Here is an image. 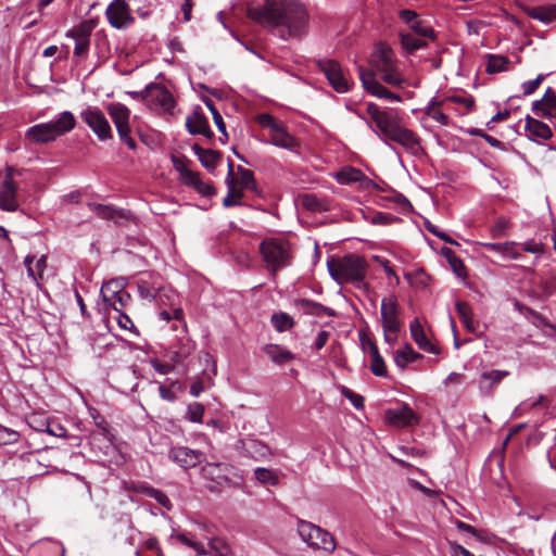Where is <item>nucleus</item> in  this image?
<instances>
[{
  "label": "nucleus",
  "mask_w": 556,
  "mask_h": 556,
  "mask_svg": "<svg viewBox=\"0 0 556 556\" xmlns=\"http://www.w3.org/2000/svg\"><path fill=\"white\" fill-rule=\"evenodd\" d=\"M247 14L283 40L302 37L309 21L305 5L299 0H264L263 4L248 5Z\"/></svg>",
  "instance_id": "nucleus-1"
},
{
  "label": "nucleus",
  "mask_w": 556,
  "mask_h": 556,
  "mask_svg": "<svg viewBox=\"0 0 556 556\" xmlns=\"http://www.w3.org/2000/svg\"><path fill=\"white\" fill-rule=\"evenodd\" d=\"M366 111L369 117L364 118L366 125L393 151H395V148L391 142L402 146L412 154L419 152L418 138L412 130L401 125L394 111L381 110L375 103H368Z\"/></svg>",
  "instance_id": "nucleus-2"
},
{
  "label": "nucleus",
  "mask_w": 556,
  "mask_h": 556,
  "mask_svg": "<svg viewBox=\"0 0 556 556\" xmlns=\"http://www.w3.org/2000/svg\"><path fill=\"white\" fill-rule=\"evenodd\" d=\"M328 271L339 285L351 283L353 287L369 293L371 288L365 282L367 263L357 254H346L342 257L330 258L327 262Z\"/></svg>",
  "instance_id": "nucleus-3"
},
{
  "label": "nucleus",
  "mask_w": 556,
  "mask_h": 556,
  "mask_svg": "<svg viewBox=\"0 0 556 556\" xmlns=\"http://www.w3.org/2000/svg\"><path fill=\"white\" fill-rule=\"evenodd\" d=\"M76 126V118L70 111L59 113L53 119L47 123H39L29 127L24 135V142L27 146H39L55 141Z\"/></svg>",
  "instance_id": "nucleus-4"
},
{
  "label": "nucleus",
  "mask_w": 556,
  "mask_h": 556,
  "mask_svg": "<svg viewBox=\"0 0 556 556\" xmlns=\"http://www.w3.org/2000/svg\"><path fill=\"white\" fill-rule=\"evenodd\" d=\"M369 64L370 71L378 74L386 84L392 87L403 86L405 80L400 73L395 53L388 45L379 42L375 46Z\"/></svg>",
  "instance_id": "nucleus-5"
},
{
  "label": "nucleus",
  "mask_w": 556,
  "mask_h": 556,
  "mask_svg": "<svg viewBox=\"0 0 556 556\" xmlns=\"http://www.w3.org/2000/svg\"><path fill=\"white\" fill-rule=\"evenodd\" d=\"M381 326L386 343L393 346L402 328L401 308L395 295L384 296L380 306Z\"/></svg>",
  "instance_id": "nucleus-6"
},
{
  "label": "nucleus",
  "mask_w": 556,
  "mask_h": 556,
  "mask_svg": "<svg viewBox=\"0 0 556 556\" xmlns=\"http://www.w3.org/2000/svg\"><path fill=\"white\" fill-rule=\"evenodd\" d=\"M260 252L271 273L291 263L290 245L285 240L276 238L265 239L260 244Z\"/></svg>",
  "instance_id": "nucleus-7"
},
{
  "label": "nucleus",
  "mask_w": 556,
  "mask_h": 556,
  "mask_svg": "<svg viewBox=\"0 0 556 556\" xmlns=\"http://www.w3.org/2000/svg\"><path fill=\"white\" fill-rule=\"evenodd\" d=\"M298 533L305 543L315 549H324L327 553H332L336 549L333 536L327 530L312 522L300 520Z\"/></svg>",
  "instance_id": "nucleus-8"
},
{
  "label": "nucleus",
  "mask_w": 556,
  "mask_h": 556,
  "mask_svg": "<svg viewBox=\"0 0 556 556\" xmlns=\"http://www.w3.org/2000/svg\"><path fill=\"white\" fill-rule=\"evenodd\" d=\"M106 111L116 127L121 141L125 142L130 150H135L137 143L130 136V110L119 102H114L106 105Z\"/></svg>",
  "instance_id": "nucleus-9"
},
{
  "label": "nucleus",
  "mask_w": 556,
  "mask_h": 556,
  "mask_svg": "<svg viewBox=\"0 0 556 556\" xmlns=\"http://www.w3.org/2000/svg\"><path fill=\"white\" fill-rule=\"evenodd\" d=\"M80 118L88 125L94 132L99 140L105 141L112 139V129L104 113L93 105H88L80 114Z\"/></svg>",
  "instance_id": "nucleus-10"
},
{
  "label": "nucleus",
  "mask_w": 556,
  "mask_h": 556,
  "mask_svg": "<svg viewBox=\"0 0 556 556\" xmlns=\"http://www.w3.org/2000/svg\"><path fill=\"white\" fill-rule=\"evenodd\" d=\"M319 70L324 73L330 86L339 93H345L351 89V80L341 65L333 60L318 62Z\"/></svg>",
  "instance_id": "nucleus-11"
},
{
  "label": "nucleus",
  "mask_w": 556,
  "mask_h": 556,
  "mask_svg": "<svg viewBox=\"0 0 556 556\" xmlns=\"http://www.w3.org/2000/svg\"><path fill=\"white\" fill-rule=\"evenodd\" d=\"M20 207L17 201V184L13 179V170L0 173V210L16 212Z\"/></svg>",
  "instance_id": "nucleus-12"
},
{
  "label": "nucleus",
  "mask_w": 556,
  "mask_h": 556,
  "mask_svg": "<svg viewBox=\"0 0 556 556\" xmlns=\"http://www.w3.org/2000/svg\"><path fill=\"white\" fill-rule=\"evenodd\" d=\"M144 99L148 104L163 113H173L175 100L173 94L163 86L149 85L144 91Z\"/></svg>",
  "instance_id": "nucleus-13"
},
{
  "label": "nucleus",
  "mask_w": 556,
  "mask_h": 556,
  "mask_svg": "<svg viewBox=\"0 0 556 556\" xmlns=\"http://www.w3.org/2000/svg\"><path fill=\"white\" fill-rule=\"evenodd\" d=\"M97 427L100 429L98 433L91 435L90 444L92 450H99V452L108 457L109 460H113L115 457H119L116 447L113 444L109 425L104 418H101V422H97Z\"/></svg>",
  "instance_id": "nucleus-14"
},
{
  "label": "nucleus",
  "mask_w": 556,
  "mask_h": 556,
  "mask_svg": "<svg viewBox=\"0 0 556 556\" xmlns=\"http://www.w3.org/2000/svg\"><path fill=\"white\" fill-rule=\"evenodd\" d=\"M358 74L364 89L374 97L386 99L391 102H400L402 100L401 96L388 90L384 86H382L377 80L375 74L371 71H367L366 68L359 66Z\"/></svg>",
  "instance_id": "nucleus-15"
},
{
  "label": "nucleus",
  "mask_w": 556,
  "mask_h": 556,
  "mask_svg": "<svg viewBox=\"0 0 556 556\" xmlns=\"http://www.w3.org/2000/svg\"><path fill=\"white\" fill-rule=\"evenodd\" d=\"M105 15L110 25L116 29H125L134 22L125 0H113L108 5Z\"/></svg>",
  "instance_id": "nucleus-16"
},
{
  "label": "nucleus",
  "mask_w": 556,
  "mask_h": 556,
  "mask_svg": "<svg viewBox=\"0 0 556 556\" xmlns=\"http://www.w3.org/2000/svg\"><path fill=\"white\" fill-rule=\"evenodd\" d=\"M336 180L340 185L355 186L358 189L367 190L374 186V181L369 179L361 169L344 166L334 175Z\"/></svg>",
  "instance_id": "nucleus-17"
},
{
  "label": "nucleus",
  "mask_w": 556,
  "mask_h": 556,
  "mask_svg": "<svg viewBox=\"0 0 556 556\" xmlns=\"http://www.w3.org/2000/svg\"><path fill=\"white\" fill-rule=\"evenodd\" d=\"M168 457L180 467L188 469L201 463L203 453L187 446H176L169 450Z\"/></svg>",
  "instance_id": "nucleus-18"
},
{
  "label": "nucleus",
  "mask_w": 556,
  "mask_h": 556,
  "mask_svg": "<svg viewBox=\"0 0 556 556\" xmlns=\"http://www.w3.org/2000/svg\"><path fill=\"white\" fill-rule=\"evenodd\" d=\"M525 131L531 141L538 143H543L553 136L552 129L547 124L529 115L526 117Z\"/></svg>",
  "instance_id": "nucleus-19"
},
{
  "label": "nucleus",
  "mask_w": 556,
  "mask_h": 556,
  "mask_svg": "<svg viewBox=\"0 0 556 556\" xmlns=\"http://www.w3.org/2000/svg\"><path fill=\"white\" fill-rule=\"evenodd\" d=\"M532 111L535 115L546 117L551 121L556 118V93L552 88L545 91L541 100L533 102Z\"/></svg>",
  "instance_id": "nucleus-20"
},
{
  "label": "nucleus",
  "mask_w": 556,
  "mask_h": 556,
  "mask_svg": "<svg viewBox=\"0 0 556 556\" xmlns=\"http://www.w3.org/2000/svg\"><path fill=\"white\" fill-rule=\"evenodd\" d=\"M269 137L270 138L268 142L276 147L289 150L291 152H295L299 148L296 139L287 131L282 123H280L274 130L269 132Z\"/></svg>",
  "instance_id": "nucleus-21"
},
{
  "label": "nucleus",
  "mask_w": 556,
  "mask_h": 556,
  "mask_svg": "<svg viewBox=\"0 0 556 556\" xmlns=\"http://www.w3.org/2000/svg\"><path fill=\"white\" fill-rule=\"evenodd\" d=\"M387 418L390 424L399 427H407L417 422V416L408 405L396 409H389Z\"/></svg>",
  "instance_id": "nucleus-22"
},
{
  "label": "nucleus",
  "mask_w": 556,
  "mask_h": 556,
  "mask_svg": "<svg viewBox=\"0 0 556 556\" xmlns=\"http://www.w3.org/2000/svg\"><path fill=\"white\" fill-rule=\"evenodd\" d=\"M186 127L191 135H202L205 137L213 135L207 118L198 110L193 111V113L186 118Z\"/></svg>",
  "instance_id": "nucleus-23"
},
{
  "label": "nucleus",
  "mask_w": 556,
  "mask_h": 556,
  "mask_svg": "<svg viewBox=\"0 0 556 556\" xmlns=\"http://www.w3.org/2000/svg\"><path fill=\"white\" fill-rule=\"evenodd\" d=\"M409 331L413 340L416 342L419 349L432 354L439 353L438 348L434 344H432L428 337L426 336V332L418 318H414L410 321Z\"/></svg>",
  "instance_id": "nucleus-24"
},
{
  "label": "nucleus",
  "mask_w": 556,
  "mask_h": 556,
  "mask_svg": "<svg viewBox=\"0 0 556 556\" xmlns=\"http://www.w3.org/2000/svg\"><path fill=\"white\" fill-rule=\"evenodd\" d=\"M110 300H101L98 302V309L100 313L108 314L111 309L115 312L123 311L130 302V294L128 292H119Z\"/></svg>",
  "instance_id": "nucleus-25"
},
{
  "label": "nucleus",
  "mask_w": 556,
  "mask_h": 556,
  "mask_svg": "<svg viewBox=\"0 0 556 556\" xmlns=\"http://www.w3.org/2000/svg\"><path fill=\"white\" fill-rule=\"evenodd\" d=\"M509 375L507 370H486L483 371L479 379V388L482 393L488 394L505 377Z\"/></svg>",
  "instance_id": "nucleus-26"
},
{
  "label": "nucleus",
  "mask_w": 556,
  "mask_h": 556,
  "mask_svg": "<svg viewBox=\"0 0 556 556\" xmlns=\"http://www.w3.org/2000/svg\"><path fill=\"white\" fill-rule=\"evenodd\" d=\"M263 351L277 365H285L295 358V355L290 350L279 344H267Z\"/></svg>",
  "instance_id": "nucleus-27"
},
{
  "label": "nucleus",
  "mask_w": 556,
  "mask_h": 556,
  "mask_svg": "<svg viewBox=\"0 0 556 556\" xmlns=\"http://www.w3.org/2000/svg\"><path fill=\"white\" fill-rule=\"evenodd\" d=\"M515 309L521 313L534 327L539 329L548 328L552 332H556L555 326L552 325L543 315L532 308L516 302Z\"/></svg>",
  "instance_id": "nucleus-28"
},
{
  "label": "nucleus",
  "mask_w": 556,
  "mask_h": 556,
  "mask_svg": "<svg viewBox=\"0 0 556 556\" xmlns=\"http://www.w3.org/2000/svg\"><path fill=\"white\" fill-rule=\"evenodd\" d=\"M90 208L93 213H96L99 217L103 219H112V220H119V219H128L129 212L125 210H118L113 205L109 204H98L93 203L90 204Z\"/></svg>",
  "instance_id": "nucleus-29"
},
{
  "label": "nucleus",
  "mask_w": 556,
  "mask_h": 556,
  "mask_svg": "<svg viewBox=\"0 0 556 556\" xmlns=\"http://www.w3.org/2000/svg\"><path fill=\"white\" fill-rule=\"evenodd\" d=\"M177 542H179L188 547H191L199 555L206 554L204 545L201 542L194 540V536L192 534L187 533V532H178L174 529L172 534L168 538V543L174 545Z\"/></svg>",
  "instance_id": "nucleus-30"
},
{
  "label": "nucleus",
  "mask_w": 556,
  "mask_h": 556,
  "mask_svg": "<svg viewBox=\"0 0 556 556\" xmlns=\"http://www.w3.org/2000/svg\"><path fill=\"white\" fill-rule=\"evenodd\" d=\"M296 307L304 314L314 315L317 317L321 316H333L334 312L332 308L324 306L313 300L302 299L296 302Z\"/></svg>",
  "instance_id": "nucleus-31"
},
{
  "label": "nucleus",
  "mask_w": 556,
  "mask_h": 556,
  "mask_svg": "<svg viewBox=\"0 0 556 556\" xmlns=\"http://www.w3.org/2000/svg\"><path fill=\"white\" fill-rule=\"evenodd\" d=\"M24 263L27 267L28 277L38 282V280L42 278L43 271L47 267L46 255H41L38 258L27 255Z\"/></svg>",
  "instance_id": "nucleus-32"
},
{
  "label": "nucleus",
  "mask_w": 556,
  "mask_h": 556,
  "mask_svg": "<svg viewBox=\"0 0 556 556\" xmlns=\"http://www.w3.org/2000/svg\"><path fill=\"white\" fill-rule=\"evenodd\" d=\"M192 151L198 156L201 164L210 172L214 170L216 167L217 162L220 159L219 153L210 150V149H203L199 144L192 146Z\"/></svg>",
  "instance_id": "nucleus-33"
},
{
  "label": "nucleus",
  "mask_w": 556,
  "mask_h": 556,
  "mask_svg": "<svg viewBox=\"0 0 556 556\" xmlns=\"http://www.w3.org/2000/svg\"><path fill=\"white\" fill-rule=\"evenodd\" d=\"M422 358V355L416 352L410 344H405L403 349L394 352V362L401 369L406 368L409 363H414Z\"/></svg>",
  "instance_id": "nucleus-34"
},
{
  "label": "nucleus",
  "mask_w": 556,
  "mask_h": 556,
  "mask_svg": "<svg viewBox=\"0 0 556 556\" xmlns=\"http://www.w3.org/2000/svg\"><path fill=\"white\" fill-rule=\"evenodd\" d=\"M187 175V180L184 182L186 186L193 188L198 193H200L203 197H212L214 194L213 186L207 181H203L200 178L199 173L194 172L193 174Z\"/></svg>",
  "instance_id": "nucleus-35"
},
{
  "label": "nucleus",
  "mask_w": 556,
  "mask_h": 556,
  "mask_svg": "<svg viewBox=\"0 0 556 556\" xmlns=\"http://www.w3.org/2000/svg\"><path fill=\"white\" fill-rule=\"evenodd\" d=\"M161 286L154 282H150L144 277L138 279V292L141 299L152 302L156 299L160 292Z\"/></svg>",
  "instance_id": "nucleus-36"
},
{
  "label": "nucleus",
  "mask_w": 556,
  "mask_h": 556,
  "mask_svg": "<svg viewBox=\"0 0 556 556\" xmlns=\"http://www.w3.org/2000/svg\"><path fill=\"white\" fill-rule=\"evenodd\" d=\"M119 292H127L125 290L124 279H112L110 281L103 282L100 289V299L101 300H110L114 298Z\"/></svg>",
  "instance_id": "nucleus-37"
},
{
  "label": "nucleus",
  "mask_w": 556,
  "mask_h": 556,
  "mask_svg": "<svg viewBox=\"0 0 556 556\" xmlns=\"http://www.w3.org/2000/svg\"><path fill=\"white\" fill-rule=\"evenodd\" d=\"M166 381L168 383L156 382L159 386V394L164 401L175 402L177 399V393L181 390V384L177 380Z\"/></svg>",
  "instance_id": "nucleus-38"
},
{
  "label": "nucleus",
  "mask_w": 556,
  "mask_h": 556,
  "mask_svg": "<svg viewBox=\"0 0 556 556\" xmlns=\"http://www.w3.org/2000/svg\"><path fill=\"white\" fill-rule=\"evenodd\" d=\"M370 356V370L375 376L384 377L387 375V366L381 357L378 346L371 345V354Z\"/></svg>",
  "instance_id": "nucleus-39"
},
{
  "label": "nucleus",
  "mask_w": 556,
  "mask_h": 556,
  "mask_svg": "<svg viewBox=\"0 0 556 556\" xmlns=\"http://www.w3.org/2000/svg\"><path fill=\"white\" fill-rule=\"evenodd\" d=\"M94 27L96 23L93 20L84 21L78 26L67 31L66 36L71 38H84V40H90V34Z\"/></svg>",
  "instance_id": "nucleus-40"
},
{
  "label": "nucleus",
  "mask_w": 556,
  "mask_h": 556,
  "mask_svg": "<svg viewBox=\"0 0 556 556\" xmlns=\"http://www.w3.org/2000/svg\"><path fill=\"white\" fill-rule=\"evenodd\" d=\"M301 205L311 212L318 213L328 210L326 202L317 198L315 194H304L301 197Z\"/></svg>",
  "instance_id": "nucleus-41"
},
{
  "label": "nucleus",
  "mask_w": 556,
  "mask_h": 556,
  "mask_svg": "<svg viewBox=\"0 0 556 556\" xmlns=\"http://www.w3.org/2000/svg\"><path fill=\"white\" fill-rule=\"evenodd\" d=\"M270 321H271L273 327L278 332H285V331L291 329L294 325L292 317L283 312L273 314Z\"/></svg>",
  "instance_id": "nucleus-42"
},
{
  "label": "nucleus",
  "mask_w": 556,
  "mask_h": 556,
  "mask_svg": "<svg viewBox=\"0 0 556 556\" xmlns=\"http://www.w3.org/2000/svg\"><path fill=\"white\" fill-rule=\"evenodd\" d=\"M401 43L402 47L409 52H414L426 46V41L413 33H401Z\"/></svg>",
  "instance_id": "nucleus-43"
},
{
  "label": "nucleus",
  "mask_w": 556,
  "mask_h": 556,
  "mask_svg": "<svg viewBox=\"0 0 556 556\" xmlns=\"http://www.w3.org/2000/svg\"><path fill=\"white\" fill-rule=\"evenodd\" d=\"M509 60L506 56L490 54L488 56L486 72L490 74L501 73L507 70Z\"/></svg>",
  "instance_id": "nucleus-44"
},
{
  "label": "nucleus",
  "mask_w": 556,
  "mask_h": 556,
  "mask_svg": "<svg viewBox=\"0 0 556 556\" xmlns=\"http://www.w3.org/2000/svg\"><path fill=\"white\" fill-rule=\"evenodd\" d=\"M442 252L446 256L452 270L458 277H465L466 276V267L464 265V262L459 257H457L454 254V252L451 249H448V248H444L442 250Z\"/></svg>",
  "instance_id": "nucleus-45"
},
{
  "label": "nucleus",
  "mask_w": 556,
  "mask_h": 556,
  "mask_svg": "<svg viewBox=\"0 0 556 556\" xmlns=\"http://www.w3.org/2000/svg\"><path fill=\"white\" fill-rule=\"evenodd\" d=\"M205 408L203 404L193 402L188 404L185 418L190 422L201 424L203 421Z\"/></svg>",
  "instance_id": "nucleus-46"
},
{
  "label": "nucleus",
  "mask_w": 556,
  "mask_h": 556,
  "mask_svg": "<svg viewBox=\"0 0 556 556\" xmlns=\"http://www.w3.org/2000/svg\"><path fill=\"white\" fill-rule=\"evenodd\" d=\"M238 172H239V179L237 181V184L242 188V189H248V190H255L256 189V182H255V179H254V174L252 170L250 169H247L242 166H238Z\"/></svg>",
  "instance_id": "nucleus-47"
},
{
  "label": "nucleus",
  "mask_w": 556,
  "mask_h": 556,
  "mask_svg": "<svg viewBox=\"0 0 556 556\" xmlns=\"http://www.w3.org/2000/svg\"><path fill=\"white\" fill-rule=\"evenodd\" d=\"M255 479L267 485H276L278 483V476L270 469L258 467L254 470Z\"/></svg>",
  "instance_id": "nucleus-48"
},
{
  "label": "nucleus",
  "mask_w": 556,
  "mask_h": 556,
  "mask_svg": "<svg viewBox=\"0 0 556 556\" xmlns=\"http://www.w3.org/2000/svg\"><path fill=\"white\" fill-rule=\"evenodd\" d=\"M227 185L228 192L227 194H231L232 197H236L237 200L241 202V199L243 197V191L241 187H238V184L236 179L233 178V172H232V163L229 162L228 164V175L225 180Z\"/></svg>",
  "instance_id": "nucleus-49"
},
{
  "label": "nucleus",
  "mask_w": 556,
  "mask_h": 556,
  "mask_svg": "<svg viewBox=\"0 0 556 556\" xmlns=\"http://www.w3.org/2000/svg\"><path fill=\"white\" fill-rule=\"evenodd\" d=\"M410 30L413 34H415L416 36L420 37L424 40L426 38H434L433 28L419 18L416 22H414V25L410 27Z\"/></svg>",
  "instance_id": "nucleus-50"
},
{
  "label": "nucleus",
  "mask_w": 556,
  "mask_h": 556,
  "mask_svg": "<svg viewBox=\"0 0 556 556\" xmlns=\"http://www.w3.org/2000/svg\"><path fill=\"white\" fill-rule=\"evenodd\" d=\"M532 17L538 18L544 23H549L556 20V5L536 9L532 14Z\"/></svg>",
  "instance_id": "nucleus-51"
},
{
  "label": "nucleus",
  "mask_w": 556,
  "mask_h": 556,
  "mask_svg": "<svg viewBox=\"0 0 556 556\" xmlns=\"http://www.w3.org/2000/svg\"><path fill=\"white\" fill-rule=\"evenodd\" d=\"M509 228L508 219L504 217H500L495 224L492 226L491 232L494 238H502L507 235V230Z\"/></svg>",
  "instance_id": "nucleus-52"
},
{
  "label": "nucleus",
  "mask_w": 556,
  "mask_h": 556,
  "mask_svg": "<svg viewBox=\"0 0 556 556\" xmlns=\"http://www.w3.org/2000/svg\"><path fill=\"white\" fill-rule=\"evenodd\" d=\"M341 392L356 409H362L364 407V397L362 395L353 392L346 387H342Z\"/></svg>",
  "instance_id": "nucleus-53"
},
{
  "label": "nucleus",
  "mask_w": 556,
  "mask_h": 556,
  "mask_svg": "<svg viewBox=\"0 0 556 556\" xmlns=\"http://www.w3.org/2000/svg\"><path fill=\"white\" fill-rule=\"evenodd\" d=\"M256 121L263 128L268 129L269 132L280 124L270 114L267 113L258 114Z\"/></svg>",
  "instance_id": "nucleus-54"
},
{
  "label": "nucleus",
  "mask_w": 556,
  "mask_h": 556,
  "mask_svg": "<svg viewBox=\"0 0 556 556\" xmlns=\"http://www.w3.org/2000/svg\"><path fill=\"white\" fill-rule=\"evenodd\" d=\"M444 102L446 104L450 102L462 104L467 111L473 106V99L471 97H464L457 94L445 98Z\"/></svg>",
  "instance_id": "nucleus-55"
},
{
  "label": "nucleus",
  "mask_w": 556,
  "mask_h": 556,
  "mask_svg": "<svg viewBox=\"0 0 556 556\" xmlns=\"http://www.w3.org/2000/svg\"><path fill=\"white\" fill-rule=\"evenodd\" d=\"M172 161H173L175 169L179 173L182 182H185L187 180V176H188L187 174L194 173L193 170H191L187 167L185 161H182L176 156H173Z\"/></svg>",
  "instance_id": "nucleus-56"
},
{
  "label": "nucleus",
  "mask_w": 556,
  "mask_h": 556,
  "mask_svg": "<svg viewBox=\"0 0 556 556\" xmlns=\"http://www.w3.org/2000/svg\"><path fill=\"white\" fill-rule=\"evenodd\" d=\"M516 243L513 241L503 242L501 255L511 260H518L520 254L515 250Z\"/></svg>",
  "instance_id": "nucleus-57"
},
{
  "label": "nucleus",
  "mask_w": 556,
  "mask_h": 556,
  "mask_svg": "<svg viewBox=\"0 0 556 556\" xmlns=\"http://www.w3.org/2000/svg\"><path fill=\"white\" fill-rule=\"evenodd\" d=\"M150 496L153 497L160 505H162L166 509H170L172 503L164 492L156 489H152L150 491Z\"/></svg>",
  "instance_id": "nucleus-58"
},
{
  "label": "nucleus",
  "mask_w": 556,
  "mask_h": 556,
  "mask_svg": "<svg viewBox=\"0 0 556 556\" xmlns=\"http://www.w3.org/2000/svg\"><path fill=\"white\" fill-rule=\"evenodd\" d=\"M455 307L460 321L468 319L472 316L471 307L469 306L468 303L458 301L456 302Z\"/></svg>",
  "instance_id": "nucleus-59"
},
{
  "label": "nucleus",
  "mask_w": 556,
  "mask_h": 556,
  "mask_svg": "<svg viewBox=\"0 0 556 556\" xmlns=\"http://www.w3.org/2000/svg\"><path fill=\"white\" fill-rule=\"evenodd\" d=\"M543 80V75H539L535 79L525 81L522 84V90L525 96L532 94Z\"/></svg>",
  "instance_id": "nucleus-60"
},
{
  "label": "nucleus",
  "mask_w": 556,
  "mask_h": 556,
  "mask_svg": "<svg viewBox=\"0 0 556 556\" xmlns=\"http://www.w3.org/2000/svg\"><path fill=\"white\" fill-rule=\"evenodd\" d=\"M75 40L74 54L76 56H85L89 49L90 40L73 38Z\"/></svg>",
  "instance_id": "nucleus-61"
},
{
  "label": "nucleus",
  "mask_w": 556,
  "mask_h": 556,
  "mask_svg": "<svg viewBox=\"0 0 556 556\" xmlns=\"http://www.w3.org/2000/svg\"><path fill=\"white\" fill-rule=\"evenodd\" d=\"M544 400V396L540 395L536 399H528L520 403V405L517 407V410L520 413L527 412L529 409L538 407L542 401Z\"/></svg>",
  "instance_id": "nucleus-62"
},
{
  "label": "nucleus",
  "mask_w": 556,
  "mask_h": 556,
  "mask_svg": "<svg viewBox=\"0 0 556 556\" xmlns=\"http://www.w3.org/2000/svg\"><path fill=\"white\" fill-rule=\"evenodd\" d=\"M117 313V316H116V321L118 324V326L123 329H130L131 327H134V324L131 321V319L129 318L128 315H126L125 313H123V311H119V312H116Z\"/></svg>",
  "instance_id": "nucleus-63"
},
{
  "label": "nucleus",
  "mask_w": 556,
  "mask_h": 556,
  "mask_svg": "<svg viewBox=\"0 0 556 556\" xmlns=\"http://www.w3.org/2000/svg\"><path fill=\"white\" fill-rule=\"evenodd\" d=\"M450 554L451 556H473L467 548L456 543H451Z\"/></svg>",
  "instance_id": "nucleus-64"
}]
</instances>
